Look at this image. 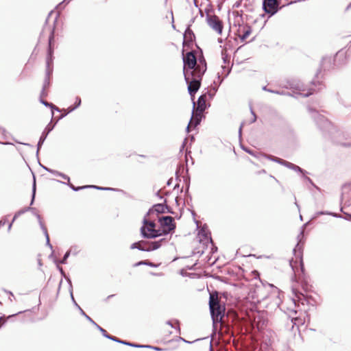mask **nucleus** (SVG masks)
<instances>
[{
	"label": "nucleus",
	"mask_w": 351,
	"mask_h": 351,
	"mask_svg": "<svg viewBox=\"0 0 351 351\" xmlns=\"http://www.w3.org/2000/svg\"><path fill=\"white\" fill-rule=\"evenodd\" d=\"M206 70V65L198 68L195 73L186 72L184 74L186 82L188 84V91L193 96L199 88L202 77Z\"/></svg>",
	"instance_id": "1"
},
{
	"label": "nucleus",
	"mask_w": 351,
	"mask_h": 351,
	"mask_svg": "<svg viewBox=\"0 0 351 351\" xmlns=\"http://www.w3.org/2000/svg\"><path fill=\"white\" fill-rule=\"evenodd\" d=\"M209 307L213 324L221 322L225 314V306L219 303L217 293L210 295Z\"/></svg>",
	"instance_id": "2"
},
{
	"label": "nucleus",
	"mask_w": 351,
	"mask_h": 351,
	"mask_svg": "<svg viewBox=\"0 0 351 351\" xmlns=\"http://www.w3.org/2000/svg\"><path fill=\"white\" fill-rule=\"evenodd\" d=\"M141 232L144 238L153 239L162 235L161 230L156 229V224L153 221H147L144 219L143 226L141 228Z\"/></svg>",
	"instance_id": "3"
},
{
	"label": "nucleus",
	"mask_w": 351,
	"mask_h": 351,
	"mask_svg": "<svg viewBox=\"0 0 351 351\" xmlns=\"http://www.w3.org/2000/svg\"><path fill=\"white\" fill-rule=\"evenodd\" d=\"M183 62H184V67H183V73L184 74L186 73V72L190 73H195L196 70L198 68L202 67L204 64H197V60L196 58L193 53V52H188L184 57H183Z\"/></svg>",
	"instance_id": "4"
},
{
	"label": "nucleus",
	"mask_w": 351,
	"mask_h": 351,
	"mask_svg": "<svg viewBox=\"0 0 351 351\" xmlns=\"http://www.w3.org/2000/svg\"><path fill=\"white\" fill-rule=\"evenodd\" d=\"M206 108V95H201L197 100L196 112L195 115H193L191 117V121L187 126L188 131L191 125H192L193 123L195 126L199 124L201 114L205 110Z\"/></svg>",
	"instance_id": "5"
},
{
	"label": "nucleus",
	"mask_w": 351,
	"mask_h": 351,
	"mask_svg": "<svg viewBox=\"0 0 351 351\" xmlns=\"http://www.w3.org/2000/svg\"><path fill=\"white\" fill-rule=\"evenodd\" d=\"M162 241H164L163 239H160V241H154L149 243L145 241H139L137 243H132L130 248L138 249L139 250L142 251L155 250L158 249L161 246Z\"/></svg>",
	"instance_id": "6"
},
{
	"label": "nucleus",
	"mask_w": 351,
	"mask_h": 351,
	"mask_svg": "<svg viewBox=\"0 0 351 351\" xmlns=\"http://www.w3.org/2000/svg\"><path fill=\"white\" fill-rule=\"evenodd\" d=\"M279 3L277 0H263V9L269 16L274 15L278 11Z\"/></svg>",
	"instance_id": "7"
},
{
	"label": "nucleus",
	"mask_w": 351,
	"mask_h": 351,
	"mask_svg": "<svg viewBox=\"0 0 351 351\" xmlns=\"http://www.w3.org/2000/svg\"><path fill=\"white\" fill-rule=\"evenodd\" d=\"M160 224L162 227V230H161L162 234H167L171 231L173 230L176 228L175 224L173 223V218L170 216L164 217L162 219H160Z\"/></svg>",
	"instance_id": "8"
},
{
	"label": "nucleus",
	"mask_w": 351,
	"mask_h": 351,
	"mask_svg": "<svg viewBox=\"0 0 351 351\" xmlns=\"http://www.w3.org/2000/svg\"><path fill=\"white\" fill-rule=\"evenodd\" d=\"M208 23L209 26L216 31L218 34H221L222 32V25L221 21H219V18L213 16L208 19Z\"/></svg>",
	"instance_id": "9"
},
{
	"label": "nucleus",
	"mask_w": 351,
	"mask_h": 351,
	"mask_svg": "<svg viewBox=\"0 0 351 351\" xmlns=\"http://www.w3.org/2000/svg\"><path fill=\"white\" fill-rule=\"evenodd\" d=\"M53 126L47 125V128H45V130H44V132H43V134L40 138V140L38 141V143L37 152H38V150L40 149V147L42 146L45 140L46 139L48 134L53 130Z\"/></svg>",
	"instance_id": "10"
},
{
	"label": "nucleus",
	"mask_w": 351,
	"mask_h": 351,
	"mask_svg": "<svg viewBox=\"0 0 351 351\" xmlns=\"http://www.w3.org/2000/svg\"><path fill=\"white\" fill-rule=\"evenodd\" d=\"M38 219L40 221V224L41 226V228L43 229V232H44V234L45 235V237H46V240H47V245L51 248L52 249V245H51L50 242H49V234H48V232H47V230L46 229V228L43 225L41 221H40V215H38Z\"/></svg>",
	"instance_id": "11"
},
{
	"label": "nucleus",
	"mask_w": 351,
	"mask_h": 351,
	"mask_svg": "<svg viewBox=\"0 0 351 351\" xmlns=\"http://www.w3.org/2000/svg\"><path fill=\"white\" fill-rule=\"evenodd\" d=\"M30 209L29 207H27L23 210H19L18 211L14 216V218L12 219V221L9 224V226H8V230H10L12 228V223L16 220V219L20 216L21 215L23 214L24 213H25L26 211L29 210Z\"/></svg>",
	"instance_id": "12"
},
{
	"label": "nucleus",
	"mask_w": 351,
	"mask_h": 351,
	"mask_svg": "<svg viewBox=\"0 0 351 351\" xmlns=\"http://www.w3.org/2000/svg\"><path fill=\"white\" fill-rule=\"evenodd\" d=\"M88 187H93V188H95V189H97L99 190H112V189H110V188H104V187H99V186H81V187H75L74 186H71V188L73 189V190H74L75 191H79L82 189L88 188Z\"/></svg>",
	"instance_id": "13"
},
{
	"label": "nucleus",
	"mask_w": 351,
	"mask_h": 351,
	"mask_svg": "<svg viewBox=\"0 0 351 351\" xmlns=\"http://www.w3.org/2000/svg\"><path fill=\"white\" fill-rule=\"evenodd\" d=\"M285 166L287 167L289 169H292L296 171L302 172V169L300 167L289 162H285Z\"/></svg>",
	"instance_id": "14"
},
{
	"label": "nucleus",
	"mask_w": 351,
	"mask_h": 351,
	"mask_svg": "<svg viewBox=\"0 0 351 351\" xmlns=\"http://www.w3.org/2000/svg\"><path fill=\"white\" fill-rule=\"evenodd\" d=\"M53 38V32H51V36L49 37V57L47 58V66H49V63H50V61H51V40Z\"/></svg>",
	"instance_id": "15"
},
{
	"label": "nucleus",
	"mask_w": 351,
	"mask_h": 351,
	"mask_svg": "<svg viewBox=\"0 0 351 351\" xmlns=\"http://www.w3.org/2000/svg\"><path fill=\"white\" fill-rule=\"evenodd\" d=\"M45 169L47 171H48L49 172H51V173H53L55 175L61 176L63 179L66 180L67 181H69V178L67 176H66V175H64V174H62L61 173H59L58 171H55L53 170L49 169H47V168H45Z\"/></svg>",
	"instance_id": "16"
},
{
	"label": "nucleus",
	"mask_w": 351,
	"mask_h": 351,
	"mask_svg": "<svg viewBox=\"0 0 351 351\" xmlns=\"http://www.w3.org/2000/svg\"><path fill=\"white\" fill-rule=\"evenodd\" d=\"M80 104H81V99L80 97H76L75 106L74 107H73V108H71L70 110H69V112H71L73 110H75L76 108L80 106Z\"/></svg>",
	"instance_id": "17"
},
{
	"label": "nucleus",
	"mask_w": 351,
	"mask_h": 351,
	"mask_svg": "<svg viewBox=\"0 0 351 351\" xmlns=\"http://www.w3.org/2000/svg\"><path fill=\"white\" fill-rule=\"evenodd\" d=\"M120 343L125 344V345L130 346H132V347H137V348L149 347L148 346H139V345L133 344V343L126 342V341H120Z\"/></svg>",
	"instance_id": "18"
},
{
	"label": "nucleus",
	"mask_w": 351,
	"mask_h": 351,
	"mask_svg": "<svg viewBox=\"0 0 351 351\" xmlns=\"http://www.w3.org/2000/svg\"><path fill=\"white\" fill-rule=\"evenodd\" d=\"M250 33H251V31L250 29L246 30L244 32V34H243V36H241V39L242 40L246 39L250 36Z\"/></svg>",
	"instance_id": "19"
},
{
	"label": "nucleus",
	"mask_w": 351,
	"mask_h": 351,
	"mask_svg": "<svg viewBox=\"0 0 351 351\" xmlns=\"http://www.w3.org/2000/svg\"><path fill=\"white\" fill-rule=\"evenodd\" d=\"M270 159L274 160V161H275V162H278L280 164H282L283 165H285V162H286L285 160H282L280 158H270Z\"/></svg>",
	"instance_id": "20"
},
{
	"label": "nucleus",
	"mask_w": 351,
	"mask_h": 351,
	"mask_svg": "<svg viewBox=\"0 0 351 351\" xmlns=\"http://www.w3.org/2000/svg\"><path fill=\"white\" fill-rule=\"evenodd\" d=\"M69 254H70V252H67L64 254V257H63L62 260L60 261V263H62V264L66 263V259L68 258V257L69 256Z\"/></svg>",
	"instance_id": "21"
},
{
	"label": "nucleus",
	"mask_w": 351,
	"mask_h": 351,
	"mask_svg": "<svg viewBox=\"0 0 351 351\" xmlns=\"http://www.w3.org/2000/svg\"><path fill=\"white\" fill-rule=\"evenodd\" d=\"M97 328L101 332L102 335L106 337V336H109L107 333H106V331L102 328L101 327H100L99 326H98L97 324L96 325Z\"/></svg>",
	"instance_id": "22"
},
{
	"label": "nucleus",
	"mask_w": 351,
	"mask_h": 351,
	"mask_svg": "<svg viewBox=\"0 0 351 351\" xmlns=\"http://www.w3.org/2000/svg\"><path fill=\"white\" fill-rule=\"evenodd\" d=\"M298 256H299V259H300V269H301V271L303 272L304 265H303L302 258V256L300 254H299Z\"/></svg>",
	"instance_id": "23"
},
{
	"label": "nucleus",
	"mask_w": 351,
	"mask_h": 351,
	"mask_svg": "<svg viewBox=\"0 0 351 351\" xmlns=\"http://www.w3.org/2000/svg\"><path fill=\"white\" fill-rule=\"evenodd\" d=\"M42 103L45 105V106H51L52 108H54L56 109V110H58V108H56L53 106V104H49L48 102L47 101H42Z\"/></svg>",
	"instance_id": "24"
},
{
	"label": "nucleus",
	"mask_w": 351,
	"mask_h": 351,
	"mask_svg": "<svg viewBox=\"0 0 351 351\" xmlns=\"http://www.w3.org/2000/svg\"><path fill=\"white\" fill-rule=\"evenodd\" d=\"M35 193H36V184L34 183V186H33V195H32V202H31V204H33V202H34V197H35Z\"/></svg>",
	"instance_id": "25"
},
{
	"label": "nucleus",
	"mask_w": 351,
	"mask_h": 351,
	"mask_svg": "<svg viewBox=\"0 0 351 351\" xmlns=\"http://www.w3.org/2000/svg\"><path fill=\"white\" fill-rule=\"evenodd\" d=\"M106 338L113 340L114 341L119 342V343H120V341H122L121 340H119V339H117L116 337H112V336H106Z\"/></svg>",
	"instance_id": "26"
},
{
	"label": "nucleus",
	"mask_w": 351,
	"mask_h": 351,
	"mask_svg": "<svg viewBox=\"0 0 351 351\" xmlns=\"http://www.w3.org/2000/svg\"><path fill=\"white\" fill-rule=\"evenodd\" d=\"M312 93H313L312 91H308L306 93H300V95H303L304 97H308L310 95H311Z\"/></svg>",
	"instance_id": "27"
},
{
	"label": "nucleus",
	"mask_w": 351,
	"mask_h": 351,
	"mask_svg": "<svg viewBox=\"0 0 351 351\" xmlns=\"http://www.w3.org/2000/svg\"><path fill=\"white\" fill-rule=\"evenodd\" d=\"M295 263H296V261H295V262L293 261H290V265L292 267V269L294 271V272H296L295 270Z\"/></svg>",
	"instance_id": "28"
},
{
	"label": "nucleus",
	"mask_w": 351,
	"mask_h": 351,
	"mask_svg": "<svg viewBox=\"0 0 351 351\" xmlns=\"http://www.w3.org/2000/svg\"><path fill=\"white\" fill-rule=\"evenodd\" d=\"M251 112H252V119L251 121V123H254L256 120V117L254 112L252 110Z\"/></svg>",
	"instance_id": "29"
},
{
	"label": "nucleus",
	"mask_w": 351,
	"mask_h": 351,
	"mask_svg": "<svg viewBox=\"0 0 351 351\" xmlns=\"http://www.w3.org/2000/svg\"><path fill=\"white\" fill-rule=\"evenodd\" d=\"M85 317H86V319L88 320H89L91 323H93V324H95V326L97 325V324L90 317H88V315H85Z\"/></svg>",
	"instance_id": "30"
},
{
	"label": "nucleus",
	"mask_w": 351,
	"mask_h": 351,
	"mask_svg": "<svg viewBox=\"0 0 351 351\" xmlns=\"http://www.w3.org/2000/svg\"><path fill=\"white\" fill-rule=\"evenodd\" d=\"M5 223H6L5 219L1 220V221H0V226H4V225L5 224Z\"/></svg>",
	"instance_id": "31"
},
{
	"label": "nucleus",
	"mask_w": 351,
	"mask_h": 351,
	"mask_svg": "<svg viewBox=\"0 0 351 351\" xmlns=\"http://www.w3.org/2000/svg\"><path fill=\"white\" fill-rule=\"evenodd\" d=\"M71 0H64L58 6H60L62 3H69Z\"/></svg>",
	"instance_id": "32"
},
{
	"label": "nucleus",
	"mask_w": 351,
	"mask_h": 351,
	"mask_svg": "<svg viewBox=\"0 0 351 351\" xmlns=\"http://www.w3.org/2000/svg\"><path fill=\"white\" fill-rule=\"evenodd\" d=\"M155 210L158 212H159V210L158 209V208H161L162 206L160 204H158V205H156L155 206Z\"/></svg>",
	"instance_id": "33"
},
{
	"label": "nucleus",
	"mask_w": 351,
	"mask_h": 351,
	"mask_svg": "<svg viewBox=\"0 0 351 351\" xmlns=\"http://www.w3.org/2000/svg\"><path fill=\"white\" fill-rule=\"evenodd\" d=\"M243 126V123H241L240 128H239V135L241 136V130H242V128Z\"/></svg>",
	"instance_id": "34"
},
{
	"label": "nucleus",
	"mask_w": 351,
	"mask_h": 351,
	"mask_svg": "<svg viewBox=\"0 0 351 351\" xmlns=\"http://www.w3.org/2000/svg\"><path fill=\"white\" fill-rule=\"evenodd\" d=\"M274 93L278 94V95H283L284 93L282 92H280L278 90H274Z\"/></svg>",
	"instance_id": "35"
},
{
	"label": "nucleus",
	"mask_w": 351,
	"mask_h": 351,
	"mask_svg": "<svg viewBox=\"0 0 351 351\" xmlns=\"http://www.w3.org/2000/svg\"><path fill=\"white\" fill-rule=\"evenodd\" d=\"M346 219L351 221V215L347 214Z\"/></svg>",
	"instance_id": "36"
},
{
	"label": "nucleus",
	"mask_w": 351,
	"mask_h": 351,
	"mask_svg": "<svg viewBox=\"0 0 351 351\" xmlns=\"http://www.w3.org/2000/svg\"><path fill=\"white\" fill-rule=\"evenodd\" d=\"M191 31L189 29H187V30L186 31V32H185V36H186L188 34H191Z\"/></svg>",
	"instance_id": "37"
},
{
	"label": "nucleus",
	"mask_w": 351,
	"mask_h": 351,
	"mask_svg": "<svg viewBox=\"0 0 351 351\" xmlns=\"http://www.w3.org/2000/svg\"><path fill=\"white\" fill-rule=\"evenodd\" d=\"M9 293L11 295V297L10 298V301H12V298H14V295L11 292H9Z\"/></svg>",
	"instance_id": "38"
},
{
	"label": "nucleus",
	"mask_w": 351,
	"mask_h": 351,
	"mask_svg": "<svg viewBox=\"0 0 351 351\" xmlns=\"http://www.w3.org/2000/svg\"><path fill=\"white\" fill-rule=\"evenodd\" d=\"M149 348H152L151 346H149ZM154 350H160V349L158 348H156V347H152Z\"/></svg>",
	"instance_id": "39"
},
{
	"label": "nucleus",
	"mask_w": 351,
	"mask_h": 351,
	"mask_svg": "<svg viewBox=\"0 0 351 351\" xmlns=\"http://www.w3.org/2000/svg\"><path fill=\"white\" fill-rule=\"evenodd\" d=\"M245 151L252 155L253 154L252 152L248 149H245Z\"/></svg>",
	"instance_id": "40"
},
{
	"label": "nucleus",
	"mask_w": 351,
	"mask_h": 351,
	"mask_svg": "<svg viewBox=\"0 0 351 351\" xmlns=\"http://www.w3.org/2000/svg\"><path fill=\"white\" fill-rule=\"evenodd\" d=\"M71 298H72V300H73V302L75 303V300H74V298H73V293L72 292L71 293Z\"/></svg>",
	"instance_id": "41"
},
{
	"label": "nucleus",
	"mask_w": 351,
	"mask_h": 351,
	"mask_svg": "<svg viewBox=\"0 0 351 351\" xmlns=\"http://www.w3.org/2000/svg\"><path fill=\"white\" fill-rule=\"evenodd\" d=\"M268 89H269V88H267L266 86H264V87H263V90H264L267 91V90H268Z\"/></svg>",
	"instance_id": "42"
},
{
	"label": "nucleus",
	"mask_w": 351,
	"mask_h": 351,
	"mask_svg": "<svg viewBox=\"0 0 351 351\" xmlns=\"http://www.w3.org/2000/svg\"><path fill=\"white\" fill-rule=\"evenodd\" d=\"M267 91L274 93V90H273L268 89Z\"/></svg>",
	"instance_id": "43"
},
{
	"label": "nucleus",
	"mask_w": 351,
	"mask_h": 351,
	"mask_svg": "<svg viewBox=\"0 0 351 351\" xmlns=\"http://www.w3.org/2000/svg\"><path fill=\"white\" fill-rule=\"evenodd\" d=\"M80 310H81V313H82L85 316V315H86L85 313L82 309H80Z\"/></svg>",
	"instance_id": "44"
},
{
	"label": "nucleus",
	"mask_w": 351,
	"mask_h": 351,
	"mask_svg": "<svg viewBox=\"0 0 351 351\" xmlns=\"http://www.w3.org/2000/svg\"><path fill=\"white\" fill-rule=\"evenodd\" d=\"M46 86H47V81H45V82L44 88H45V87H46Z\"/></svg>",
	"instance_id": "45"
},
{
	"label": "nucleus",
	"mask_w": 351,
	"mask_h": 351,
	"mask_svg": "<svg viewBox=\"0 0 351 351\" xmlns=\"http://www.w3.org/2000/svg\"><path fill=\"white\" fill-rule=\"evenodd\" d=\"M195 103L193 102V108H195Z\"/></svg>",
	"instance_id": "46"
},
{
	"label": "nucleus",
	"mask_w": 351,
	"mask_h": 351,
	"mask_svg": "<svg viewBox=\"0 0 351 351\" xmlns=\"http://www.w3.org/2000/svg\"><path fill=\"white\" fill-rule=\"evenodd\" d=\"M203 62H204V63H202V64H206V63H205V60H203Z\"/></svg>",
	"instance_id": "47"
}]
</instances>
